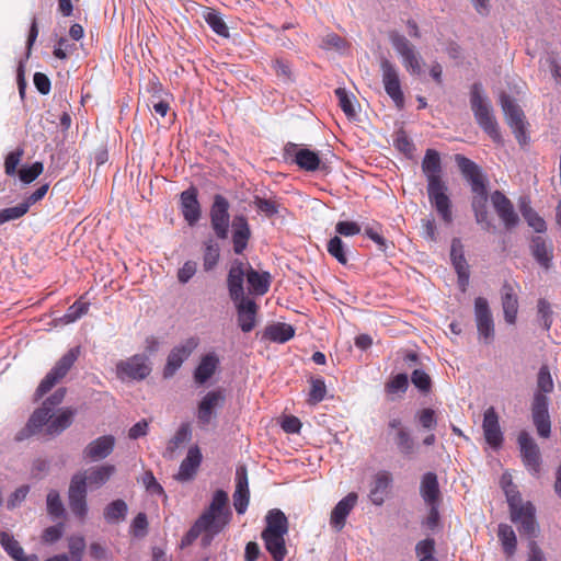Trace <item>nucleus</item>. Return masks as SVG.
I'll use <instances>...</instances> for the list:
<instances>
[{"mask_svg": "<svg viewBox=\"0 0 561 561\" xmlns=\"http://www.w3.org/2000/svg\"><path fill=\"white\" fill-rule=\"evenodd\" d=\"M210 224L219 239L228 237L229 229V203L222 195H215L210 207Z\"/></svg>", "mask_w": 561, "mask_h": 561, "instance_id": "dca6fc26", "label": "nucleus"}, {"mask_svg": "<svg viewBox=\"0 0 561 561\" xmlns=\"http://www.w3.org/2000/svg\"><path fill=\"white\" fill-rule=\"evenodd\" d=\"M356 503L357 494L351 492L334 506L330 516V525L336 531H340L344 528L346 518L351 511L355 507Z\"/></svg>", "mask_w": 561, "mask_h": 561, "instance_id": "5701e85b", "label": "nucleus"}, {"mask_svg": "<svg viewBox=\"0 0 561 561\" xmlns=\"http://www.w3.org/2000/svg\"><path fill=\"white\" fill-rule=\"evenodd\" d=\"M520 211L527 224L536 231V232H543L546 231V222L545 220L537 215L536 211L533 210V208L523 203L520 206Z\"/></svg>", "mask_w": 561, "mask_h": 561, "instance_id": "49530a36", "label": "nucleus"}, {"mask_svg": "<svg viewBox=\"0 0 561 561\" xmlns=\"http://www.w3.org/2000/svg\"><path fill=\"white\" fill-rule=\"evenodd\" d=\"M225 394L222 390L207 392L198 403L197 420L201 425H208L216 414V410L222 407Z\"/></svg>", "mask_w": 561, "mask_h": 561, "instance_id": "f3484780", "label": "nucleus"}, {"mask_svg": "<svg viewBox=\"0 0 561 561\" xmlns=\"http://www.w3.org/2000/svg\"><path fill=\"white\" fill-rule=\"evenodd\" d=\"M388 38L391 46L401 57V59L410 55V53H412L415 49L414 45L411 44L410 41L398 31H390L388 33Z\"/></svg>", "mask_w": 561, "mask_h": 561, "instance_id": "79ce46f5", "label": "nucleus"}, {"mask_svg": "<svg viewBox=\"0 0 561 561\" xmlns=\"http://www.w3.org/2000/svg\"><path fill=\"white\" fill-rule=\"evenodd\" d=\"M264 335L272 342L286 343L295 335V329L288 323L278 322L268 325Z\"/></svg>", "mask_w": 561, "mask_h": 561, "instance_id": "58836bf2", "label": "nucleus"}, {"mask_svg": "<svg viewBox=\"0 0 561 561\" xmlns=\"http://www.w3.org/2000/svg\"><path fill=\"white\" fill-rule=\"evenodd\" d=\"M0 542L3 549L12 559H14L15 561H19V559H21V556L23 554L24 550L11 535L7 533H1Z\"/></svg>", "mask_w": 561, "mask_h": 561, "instance_id": "8fccbe9b", "label": "nucleus"}, {"mask_svg": "<svg viewBox=\"0 0 561 561\" xmlns=\"http://www.w3.org/2000/svg\"><path fill=\"white\" fill-rule=\"evenodd\" d=\"M198 343L199 341L197 337H188L174 346L168 356L167 364L163 369V377L171 378L198 346Z\"/></svg>", "mask_w": 561, "mask_h": 561, "instance_id": "f8f14e48", "label": "nucleus"}, {"mask_svg": "<svg viewBox=\"0 0 561 561\" xmlns=\"http://www.w3.org/2000/svg\"><path fill=\"white\" fill-rule=\"evenodd\" d=\"M234 302L237 304L238 324L240 329L245 333L252 331L255 327L256 304L249 298Z\"/></svg>", "mask_w": 561, "mask_h": 561, "instance_id": "bb28decb", "label": "nucleus"}, {"mask_svg": "<svg viewBox=\"0 0 561 561\" xmlns=\"http://www.w3.org/2000/svg\"><path fill=\"white\" fill-rule=\"evenodd\" d=\"M69 507L75 516L80 520H84L88 514L87 505V488L85 480L81 478V474H75L71 478L69 491Z\"/></svg>", "mask_w": 561, "mask_h": 561, "instance_id": "4468645a", "label": "nucleus"}, {"mask_svg": "<svg viewBox=\"0 0 561 561\" xmlns=\"http://www.w3.org/2000/svg\"><path fill=\"white\" fill-rule=\"evenodd\" d=\"M499 539L507 557H512L516 551L517 539L513 528L507 524H500L497 531Z\"/></svg>", "mask_w": 561, "mask_h": 561, "instance_id": "a19ab883", "label": "nucleus"}, {"mask_svg": "<svg viewBox=\"0 0 561 561\" xmlns=\"http://www.w3.org/2000/svg\"><path fill=\"white\" fill-rule=\"evenodd\" d=\"M492 205L507 229L515 227L518 222V215L515 213L511 201L500 191L491 195Z\"/></svg>", "mask_w": 561, "mask_h": 561, "instance_id": "aec40b11", "label": "nucleus"}, {"mask_svg": "<svg viewBox=\"0 0 561 561\" xmlns=\"http://www.w3.org/2000/svg\"><path fill=\"white\" fill-rule=\"evenodd\" d=\"M254 205L256 208L264 213L267 217H273L278 213L279 204L272 199H265L261 197H255Z\"/></svg>", "mask_w": 561, "mask_h": 561, "instance_id": "774afa93", "label": "nucleus"}, {"mask_svg": "<svg viewBox=\"0 0 561 561\" xmlns=\"http://www.w3.org/2000/svg\"><path fill=\"white\" fill-rule=\"evenodd\" d=\"M474 319L479 336L489 344L494 337V321L489 302L483 297H478L474 300Z\"/></svg>", "mask_w": 561, "mask_h": 561, "instance_id": "2eb2a0df", "label": "nucleus"}, {"mask_svg": "<svg viewBox=\"0 0 561 561\" xmlns=\"http://www.w3.org/2000/svg\"><path fill=\"white\" fill-rule=\"evenodd\" d=\"M501 300L505 321L508 324H514L518 312V297L513 284L504 283L501 289Z\"/></svg>", "mask_w": 561, "mask_h": 561, "instance_id": "393cba45", "label": "nucleus"}, {"mask_svg": "<svg viewBox=\"0 0 561 561\" xmlns=\"http://www.w3.org/2000/svg\"><path fill=\"white\" fill-rule=\"evenodd\" d=\"M228 495L225 491L218 490L213 496L209 507L199 516L186 534L188 542L198 538L202 533L210 536L219 534L229 523L230 512L227 510Z\"/></svg>", "mask_w": 561, "mask_h": 561, "instance_id": "7ed1b4c3", "label": "nucleus"}, {"mask_svg": "<svg viewBox=\"0 0 561 561\" xmlns=\"http://www.w3.org/2000/svg\"><path fill=\"white\" fill-rule=\"evenodd\" d=\"M206 22L208 23V25L211 27V30L216 34L224 36V37L229 36L228 27L219 14H217L215 12L208 13L206 16Z\"/></svg>", "mask_w": 561, "mask_h": 561, "instance_id": "680f3d73", "label": "nucleus"}, {"mask_svg": "<svg viewBox=\"0 0 561 561\" xmlns=\"http://www.w3.org/2000/svg\"><path fill=\"white\" fill-rule=\"evenodd\" d=\"M232 243L233 251L237 254H241L251 237L250 226L247 218L243 215H237L232 219Z\"/></svg>", "mask_w": 561, "mask_h": 561, "instance_id": "b1692460", "label": "nucleus"}, {"mask_svg": "<svg viewBox=\"0 0 561 561\" xmlns=\"http://www.w3.org/2000/svg\"><path fill=\"white\" fill-rule=\"evenodd\" d=\"M380 71L386 93L393 101L398 108L404 106V94L401 89L399 70L394 64L387 58L380 59Z\"/></svg>", "mask_w": 561, "mask_h": 561, "instance_id": "6e6552de", "label": "nucleus"}, {"mask_svg": "<svg viewBox=\"0 0 561 561\" xmlns=\"http://www.w3.org/2000/svg\"><path fill=\"white\" fill-rule=\"evenodd\" d=\"M501 106L506 117V122L510 127L513 129V133L517 139V141L523 145L526 142V133H525V115L522 108L512 100V98L507 94L501 95Z\"/></svg>", "mask_w": 561, "mask_h": 561, "instance_id": "9b49d317", "label": "nucleus"}, {"mask_svg": "<svg viewBox=\"0 0 561 561\" xmlns=\"http://www.w3.org/2000/svg\"><path fill=\"white\" fill-rule=\"evenodd\" d=\"M456 162L462 174L470 182L471 191L473 193L471 205L474 211L476 221L481 225L484 230H491L494 227L489 220L486 210L488 194L484 179L479 167L470 159L460 154L456 156Z\"/></svg>", "mask_w": 561, "mask_h": 561, "instance_id": "f03ea898", "label": "nucleus"}, {"mask_svg": "<svg viewBox=\"0 0 561 561\" xmlns=\"http://www.w3.org/2000/svg\"><path fill=\"white\" fill-rule=\"evenodd\" d=\"M522 461L534 477H538L541 469L540 449L535 439L525 431L517 437Z\"/></svg>", "mask_w": 561, "mask_h": 561, "instance_id": "9d476101", "label": "nucleus"}, {"mask_svg": "<svg viewBox=\"0 0 561 561\" xmlns=\"http://www.w3.org/2000/svg\"><path fill=\"white\" fill-rule=\"evenodd\" d=\"M151 373L148 357L144 354H136L116 364V375L122 381L142 380Z\"/></svg>", "mask_w": 561, "mask_h": 561, "instance_id": "1a4fd4ad", "label": "nucleus"}, {"mask_svg": "<svg viewBox=\"0 0 561 561\" xmlns=\"http://www.w3.org/2000/svg\"><path fill=\"white\" fill-rule=\"evenodd\" d=\"M483 434L486 443L497 449L503 444V433L499 423V415L493 407L488 408L483 414Z\"/></svg>", "mask_w": 561, "mask_h": 561, "instance_id": "a211bd4d", "label": "nucleus"}, {"mask_svg": "<svg viewBox=\"0 0 561 561\" xmlns=\"http://www.w3.org/2000/svg\"><path fill=\"white\" fill-rule=\"evenodd\" d=\"M321 47L329 50H335L340 54L346 51L348 44L347 42L335 33H329L323 36Z\"/></svg>", "mask_w": 561, "mask_h": 561, "instance_id": "3c124183", "label": "nucleus"}, {"mask_svg": "<svg viewBox=\"0 0 561 561\" xmlns=\"http://www.w3.org/2000/svg\"><path fill=\"white\" fill-rule=\"evenodd\" d=\"M219 363V357L215 352L204 355L194 371V379L196 383L204 385L215 374Z\"/></svg>", "mask_w": 561, "mask_h": 561, "instance_id": "c756f323", "label": "nucleus"}, {"mask_svg": "<svg viewBox=\"0 0 561 561\" xmlns=\"http://www.w3.org/2000/svg\"><path fill=\"white\" fill-rule=\"evenodd\" d=\"M23 153H24V150L22 148H18L16 150L10 152L5 157L4 170L8 175L12 176L16 173V168H18L19 163L21 162Z\"/></svg>", "mask_w": 561, "mask_h": 561, "instance_id": "0e129e2a", "label": "nucleus"}, {"mask_svg": "<svg viewBox=\"0 0 561 561\" xmlns=\"http://www.w3.org/2000/svg\"><path fill=\"white\" fill-rule=\"evenodd\" d=\"M127 504L123 500H115L104 508V518L110 524H117L125 519Z\"/></svg>", "mask_w": 561, "mask_h": 561, "instance_id": "37998d69", "label": "nucleus"}, {"mask_svg": "<svg viewBox=\"0 0 561 561\" xmlns=\"http://www.w3.org/2000/svg\"><path fill=\"white\" fill-rule=\"evenodd\" d=\"M247 280L250 290L255 295L262 296L268 291L271 275L267 272L259 273L252 267H249L247 271Z\"/></svg>", "mask_w": 561, "mask_h": 561, "instance_id": "4c0bfd02", "label": "nucleus"}, {"mask_svg": "<svg viewBox=\"0 0 561 561\" xmlns=\"http://www.w3.org/2000/svg\"><path fill=\"white\" fill-rule=\"evenodd\" d=\"M115 446L112 435H104L90 442L83 449V457L92 461H99L110 456Z\"/></svg>", "mask_w": 561, "mask_h": 561, "instance_id": "412c9836", "label": "nucleus"}, {"mask_svg": "<svg viewBox=\"0 0 561 561\" xmlns=\"http://www.w3.org/2000/svg\"><path fill=\"white\" fill-rule=\"evenodd\" d=\"M192 432L188 423H183L180 425L174 436L168 442L165 450L163 451V457L167 459H173L175 457L176 450L191 439Z\"/></svg>", "mask_w": 561, "mask_h": 561, "instance_id": "e433bc0d", "label": "nucleus"}, {"mask_svg": "<svg viewBox=\"0 0 561 561\" xmlns=\"http://www.w3.org/2000/svg\"><path fill=\"white\" fill-rule=\"evenodd\" d=\"M549 399L542 393H535L531 402V417L540 437L548 438L551 434V421L548 411Z\"/></svg>", "mask_w": 561, "mask_h": 561, "instance_id": "ddd939ff", "label": "nucleus"}, {"mask_svg": "<svg viewBox=\"0 0 561 561\" xmlns=\"http://www.w3.org/2000/svg\"><path fill=\"white\" fill-rule=\"evenodd\" d=\"M181 211L186 222L192 227L201 218V205L197 199V190L191 187L181 193Z\"/></svg>", "mask_w": 561, "mask_h": 561, "instance_id": "4be33fe9", "label": "nucleus"}, {"mask_svg": "<svg viewBox=\"0 0 561 561\" xmlns=\"http://www.w3.org/2000/svg\"><path fill=\"white\" fill-rule=\"evenodd\" d=\"M392 478L391 474L388 471H380L378 472L375 478L374 482L369 492L370 501L375 505H382L385 502V499L388 493V489L391 484Z\"/></svg>", "mask_w": 561, "mask_h": 561, "instance_id": "2f4dec72", "label": "nucleus"}, {"mask_svg": "<svg viewBox=\"0 0 561 561\" xmlns=\"http://www.w3.org/2000/svg\"><path fill=\"white\" fill-rule=\"evenodd\" d=\"M422 171L427 180V194L431 205L436 209L442 220L453 222L451 202L446 194L447 186L442 180V163L439 153L427 149L422 161Z\"/></svg>", "mask_w": 561, "mask_h": 561, "instance_id": "f257e3e1", "label": "nucleus"}, {"mask_svg": "<svg viewBox=\"0 0 561 561\" xmlns=\"http://www.w3.org/2000/svg\"><path fill=\"white\" fill-rule=\"evenodd\" d=\"M412 383L421 391L427 392L431 389V377L421 369H415L411 376Z\"/></svg>", "mask_w": 561, "mask_h": 561, "instance_id": "338daca9", "label": "nucleus"}, {"mask_svg": "<svg viewBox=\"0 0 561 561\" xmlns=\"http://www.w3.org/2000/svg\"><path fill=\"white\" fill-rule=\"evenodd\" d=\"M327 393V388L322 379H314L311 381V389L309 392V402L317 404L321 402Z\"/></svg>", "mask_w": 561, "mask_h": 561, "instance_id": "69168bd1", "label": "nucleus"}, {"mask_svg": "<svg viewBox=\"0 0 561 561\" xmlns=\"http://www.w3.org/2000/svg\"><path fill=\"white\" fill-rule=\"evenodd\" d=\"M408 387V376L405 374H398L386 383L385 390L388 394L394 396L404 393Z\"/></svg>", "mask_w": 561, "mask_h": 561, "instance_id": "603ef678", "label": "nucleus"}, {"mask_svg": "<svg viewBox=\"0 0 561 561\" xmlns=\"http://www.w3.org/2000/svg\"><path fill=\"white\" fill-rule=\"evenodd\" d=\"M68 548L70 553L69 561H81L85 549L84 538L82 536H71L68 539Z\"/></svg>", "mask_w": 561, "mask_h": 561, "instance_id": "4d7b16f0", "label": "nucleus"}, {"mask_svg": "<svg viewBox=\"0 0 561 561\" xmlns=\"http://www.w3.org/2000/svg\"><path fill=\"white\" fill-rule=\"evenodd\" d=\"M266 527L261 535L280 534L287 535L288 519L286 515L278 508L270 510L265 516Z\"/></svg>", "mask_w": 561, "mask_h": 561, "instance_id": "7c9ffc66", "label": "nucleus"}, {"mask_svg": "<svg viewBox=\"0 0 561 561\" xmlns=\"http://www.w3.org/2000/svg\"><path fill=\"white\" fill-rule=\"evenodd\" d=\"M553 380L547 365L540 367L537 375V390L535 393H551L553 391Z\"/></svg>", "mask_w": 561, "mask_h": 561, "instance_id": "de8ad7c7", "label": "nucleus"}, {"mask_svg": "<svg viewBox=\"0 0 561 561\" xmlns=\"http://www.w3.org/2000/svg\"><path fill=\"white\" fill-rule=\"evenodd\" d=\"M115 471L116 468L114 465L105 463L90 468L88 471L80 474L81 478L85 480V488L89 485L91 489H99L111 479Z\"/></svg>", "mask_w": 561, "mask_h": 561, "instance_id": "c85d7f7f", "label": "nucleus"}, {"mask_svg": "<svg viewBox=\"0 0 561 561\" xmlns=\"http://www.w3.org/2000/svg\"><path fill=\"white\" fill-rule=\"evenodd\" d=\"M531 251L535 259L545 267L552 257V247L542 237H535L531 241Z\"/></svg>", "mask_w": 561, "mask_h": 561, "instance_id": "ea45409f", "label": "nucleus"}, {"mask_svg": "<svg viewBox=\"0 0 561 561\" xmlns=\"http://www.w3.org/2000/svg\"><path fill=\"white\" fill-rule=\"evenodd\" d=\"M28 211L27 204L20 203L16 206L4 208L0 210V225L4 222L16 220L23 217Z\"/></svg>", "mask_w": 561, "mask_h": 561, "instance_id": "6e6d98bb", "label": "nucleus"}, {"mask_svg": "<svg viewBox=\"0 0 561 561\" xmlns=\"http://www.w3.org/2000/svg\"><path fill=\"white\" fill-rule=\"evenodd\" d=\"M65 394L66 390L60 388L56 390L49 398H47L43 405L34 411V413L31 415L26 427L16 435V439L22 440L27 436L37 433L51 417L54 408L62 402Z\"/></svg>", "mask_w": 561, "mask_h": 561, "instance_id": "423d86ee", "label": "nucleus"}, {"mask_svg": "<svg viewBox=\"0 0 561 561\" xmlns=\"http://www.w3.org/2000/svg\"><path fill=\"white\" fill-rule=\"evenodd\" d=\"M335 95L339 99V104L344 114L350 118L356 117L357 111L354 105V95L348 94V92L344 88H337L335 90Z\"/></svg>", "mask_w": 561, "mask_h": 561, "instance_id": "a18cd8bd", "label": "nucleus"}, {"mask_svg": "<svg viewBox=\"0 0 561 561\" xmlns=\"http://www.w3.org/2000/svg\"><path fill=\"white\" fill-rule=\"evenodd\" d=\"M511 513V520L517 525L522 536L534 540L538 536L539 525L536 508L531 502H524L516 486L510 481L503 486Z\"/></svg>", "mask_w": 561, "mask_h": 561, "instance_id": "20e7f679", "label": "nucleus"}, {"mask_svg": "<svg viewBox=\"0 0 561 561\" xmlns=\"http://www.w3.org/2000/svg\"><path fill=\"white\" fill-rule=\"evenodd\" d=\"M250 500L248 471L244 466L236 471V490L233 493V506L238 514L245 513Z\"/></svg>", "mask_w": 561, "mask_h": 561, "instance_id": "6ab92c4d", "label": "nucleus"}, {"mask_svg": "<svg viewBox=\"0 0 561 561\" xmlns=\"http://www.w3.org/2000/svg\"><path fill=\"white\" fill-rule=\"evenodd\" d=\"M421 60L422 58L420 54L414 49L410 55L402 59V65L411 75H420L422 71Z\"/></svg>", "mask_w": 561, "mask_h": 561, "instance_id": "e2e57ef3", "label": "nucleus"}, {"mask_svg": "<svg viewBox=\"0 0 561 561\" xmlns=\"http://www.w3.org/2000/svg\"><path fill=\"white\" fill-rule=\"evenodd\" d=\"M47 512L55 518L62 517L65 514L64 504L58 491L56 490H50L47 494Z\"/></svg>", "mask_w": 561, "mask_h": 561, "instance_id": "864d4df0", "label": "nucleus"}, {"mask_svg": "<svg viewBox=\"0 0 561 561\" xmlns=\"http://www.w3.org/2000/svg\"><path fill=\"white\" fill-rule=\"evenodd\" d=\"M89 310L88 302L76 301L71 305L62 317L65 323H72L84 316Z\"/></svg>", "mask_w": 561, "mask_h": 561, "instance_id": "13d9d810", "label": "nucleus"}, {"mask_svg": "<svg viewBox=\"0 0 561 561\" xmlns=\"http://www.w3.org/2000/svg\"><path fill=\"white\" fill-rule=\"evenodd\" d=\"M328 252L341 264L347 263V255L345 252L344 243L340 237L335 236L330 239L328 243Z\"/></svg>", "mask_w": 561, "mask_h": 561, "instance_id": "bf43d9fd", "label": "nucleus"}, {"mask_svg": "<svg viewBox=\"0 0 561 561\" xmlns=\"http://www.w3.org/2000/svg\"><path fill=\"white\" fill-rule=\"evenodd\" d=\"M80 354L79 347H73L69 350L50 369V371L45 376V378L39 383L36 394L38 397L47 393L60 379H62L69 369L72 367L75 362L78 359Z\"/></svg>", "mask_w": 561, "mask_h": 561, "instance_id": "0eeeda50", "label": "nucleus"}, {"mask_svg": "<svg viewBox=\"0 0 561 561\" xmlns=\"http://www.w3.org/2000/svg\"><path fill=\"white\" fill-rule=\"evenodd\" d=\"M394 440L402 455L410 456L414 453V442L405 428L396 432Z\"/></svg>", "mask_w": 561, "mask_h": 561, "instance_id": "09e8293b", "label": "nucleus"}, {"mask_svg": "<svg viewBox=\"0 0 561 561\" xmlns=\"http://www.w3.org/2000/svg\"><path fill=\"white\" fill-rule=\"evenodd\" d=\"M43 170L44 165L42 162H34L31 167L22 168L19 171L20 180L25 184H30L43 173Z\"/></svg>", "mask_w": 561, "mask_h": 561, "instance_id": "052dcab7", "label": "nucleus"}, {"mask_svg": "<svg viewBox=\"0 0 561 561\" xmlns=\"http://www.w3.org/2000/svg\"><path fill=\"white\" fill-rule=\"evenodd\" d=\"M296 164L308 172L316 170H327V164L321 160L319 154L308 148H302L297 153Z\"/></svg>", "mask_w": 561, "mask_h": 561, "instance_id": "c9c22d12", "label": "nucleus"}, {"mask_svg": "<svg viewBox=\"0 0 561 561\" xmlns=\"http://www.w3.org/2000/svg\"><path fill=\"white\" fill-rule=\"evenodd\" d=\"M285 536L286 535L280 534L261 535L265 549L272 556L274 561H283L287 556Z\"/></svg>", "mask_w": 561, "mask_h": 561, "instance_id": "f704fd0d", "label": "nucleus"}, {"mask_svg": "<svg viewBox=\"0 0 561 561\" xmlns=\"http://www.w3.org/2000/svg\"><path fill=\"white\" fill-rule=\"evenodd\" d=\"M420 493L425 504H434L440 502V491L437 476L435 473L427 472L422 477Z\"/></svg>", "mask_w": 561, "mask_h": 561, "instance_id": "72a5a7b5", "label": "nucleus"}, {"mask_svg": "<svg viewBox=\"0 0 561 561\" xmlns=\"http://www.w3.org/2000/svg\"><path fill=\"white\" fill-rule=\"evenodd\" d=\"M205 250H204V256H203V265L205 271L213 270L219 260V245L213 240L208 239L204 243Z\"/></svg>", "mask_w": 561, "mask_h": 561, "instance_id": "c03bdc74", "label": "nucleus"}, {"mask_svg": "<svg viewBox=\"0 0 561 561\" xmlns=\"http://www.w3.org/2000/svg\"><path fill=\"white\" fill-rule=\"evenodd\" d=\"M76 410L67 408L60 410L56 415L51 413V417L44 424L49 435H58L72 424Z\"/></svg>", "mask_w": 561, "mask_h": 561, "instance_id": "473e14b6", "label": "nucleus"}, {"mask_svg": "<svg viewBox=\"0 0 561 561\" xmlns=\"http://www.w3.org/2000/svg\"><path fill=\"white\" fill-rule=\"evenodd\" d=\"M470 105L478 125L494 140L500 141L497 122L490 100L483 93L482 84L474 83L470 91Z\"/></svg>", "mask_w": 561, "mask_h": 561, "instance_id": "39448f33", "label": "nucleus"}, {"mask_svg": "<svg viewBox=\"0 0 561 561\" xmlns=\"http://www.w3.org/2000/svg\"><path fill=\"white\" fill-rule=\"evenodd\" d=\"M244 276H247V271L244 270L242 263H234L230 267L227 283L230 298L233 301L245 299L243 289Z\"/></svg>", "mask_w": 561, "mask_h": 561, "instance_id": "cd10ccee", "label": "nucleus"}, {"mask_svg": "<svg viewBox=\"0 0 561 561\" xmlns=\"http://www.w3.org/2000/svg\"><path fill=\"white\" fill-rule=\"evenodd\" d=\"M201 462L202 454L199 448L197 446L190 447L186 457L180 465L175 479L181 482L190 481L195 476Z\"/></svg>", "mask_w": 561, "mask_h": 561, "instance_id": "a878e982", "label": "nucleus"}, {"mask_svg": "<svg viewBox=\"0 0 561 561\" xmlns=\"http://www.w3.org/2000/svg\"><path fill=\"white\" fill-rule=\"evenodd\" d=\"M453 265L458 274V283L462 291L469 283V267L462 253H459V257L451 261Z\"/></svg>", "mask_w": 561, "mask_h": 561, "instance_id": "5fc2aeb1", "label": "nucleus"}]
</instances>
